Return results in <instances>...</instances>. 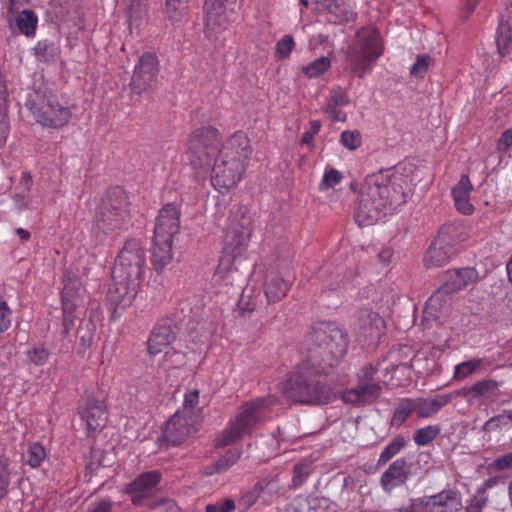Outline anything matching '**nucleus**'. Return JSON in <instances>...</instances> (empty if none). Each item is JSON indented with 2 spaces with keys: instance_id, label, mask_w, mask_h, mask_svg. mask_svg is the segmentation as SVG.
Returning <instances> with one entry per match:
<instances>
[{
  "instance_id": "8",
  "label": "nucleus",
  "mask_w": 512,
  "mask_h": 512,
  "mask_svg": "<svg viewBox=\"0 0 512 512\" xmlns=\"http://www.w3.org/2000/svg\"><path fill=\"white\" fill-rule=\"evenodd\" d=\"M382 54L383 45L379 31L373 27L361 28L356 34V40L348 48L346 69L352 75L363 78Z\"/></svg>"
},
{
  "instance_id": "37",
  "label": "nucleus",
  "mask_w": 512,
  "mask_h": 512,
  "mask_svg": "<svg viewBox=\"0 0 512 512\" xmlns=\"http://www.w3.org/2000/svg\"><path fill=\"white\" fill-rule=\"evenodd\" d=\"M413 411H417L416 402L410 399L402 400L394 411L391 425L400 427Z\"/></svg>"
},
{
  "instance_id": "15",
  "label": "nucleus",
  "mask_w": 512,
  "mask_h": 512,
  "mask_svg": "<svg viewBox=\"0 0 512 512\" xmlns=\"http://www.w3.org/2000/svg\"><path fill=\"white\" fill-rule=\"evenodd\" d=\"M357 337L364 344H376L384 333L382 317L370 309H362L357 316Z\"/></svg>"
},
{
  "instance_id": "55",
  "label": "nucleus",
  "mask_w": 512,
  "mask_h": 512,
  "mask_svg": "<svg viewBox=\"0 0 512 512\" xmlns=\"http://www.w3.org/2000/svg\"><path fill=\"white\" fill-rule=\"evenodd\" d=\"M350 103L347 93L340 87L331 91L327 104L346 106Z\"/></svg>"
},
{
  "instance_id": "22",
  "label": "nucleus",
  "mask_w": 512,
  "mask_h": 512,
  "mask_svg": "<svg viewBox=\"0 0 512 512\" xmlns=\"http://www.w3.org/2000/svg\"><path fill=\"white\" fill-rule=\"evenodd\" d=\"M179 229V211L173 204L165 205L159 212L154 229V239L173 241Z\"/></svg>"
},
{
  "instance_id": "61",
  "label": "nucleus",
  "mask_w": 512,
  "mask_h": 512,
  "mask_svg": "<svg viewBox=\"0 0 512 512\" xmlns=\"http://www.w3.org/2000/svg\"><path fill=\"white\" fill-rule=\"evenodd\" d=\"M337 107L336 105L327 104L325 110L331 120L344 122L347 117L346 112Z\"/></svg>"
},
{
  "instance_id": "32",
  "label": "nucleus",
  "mask_w": 512,
  "mask_h": 512,
  "mask_svg": "<svg viewBox=\"0 0 512 512\" xmlns=\"http://www.w3.org/2000/svg\"><path fill=\"white\" fill-rule=\"evenodd\" d=\"M463 227L459 222H447L441 226L435 240L454 249L455 245L464 241Z\"/></svg>"
},
{
  "instance_id": "45",
  "label": "nucleus",
  "mask_w": 512,
  "mask_h": 512,
  "mask_svg": "<svg viewBox=\"0 0 512 512\" xmlns=\"http://www.w3.org/2000/svg\"><path fill=\"white\" fill-rule=\"evenodd\" d=\"M488 503V497L486 495V488L480 487L476 493L468 501L465 512H482L483 508Z\"/></svg>"
},
{
  "instance_id": "20",
  "label": "nucleus",
  "mask_w": 512,
  "mask_h": 512,
  "mask_svg": "<svg viewBox=\"0 0 512 512\" xmlns=\"http://www.w3.org/2000/svg\"><path fill=\"white\" fill-rule=\"evenodd\" d=\"M452 303L453 294L440 286L426 301L423 309L424 321L446 319L451 313Z\"/></svg>"
},
{
  "instance_id": "34",
  "label": "nucleus",
  "mask_w": 512,
  "mask_h": 512,
  "mask_svg": "<svg viewBox=\"0 0 512 512\" xmlns=\"http://www.w3.org/2000/svg\"><path fill=\"white\" fill-rule=\"evenodd\" d=\"M188 0H165V15L172 23H180L187 16Z\"/></svg>"
},
{
  "instance_id": "5",
  "label": "nucleus",
  "mask_w": 512,
  "mask_h": 512,
  "mask_svg": "<svg viewBox=\"0 0 512 512\" xmlns=\"http://www.w3.org/2000/svg\"><path fill=\"white\" fill-rule=\"evenodd\" d=\"M252 154L250 141L243 132H236L221 146L214 159L211 182L220 192L235 187L241 180Z\"/></svg>"
},
{
  "instance_id": "42",
  "label": "nucleus",
  "mask_w": 512,
  "mask_h": 512,
  "mask_svg": "<svg viewBox=\"0 0 512 512\" xmlns=\"http://www.w3.org/2000/svg\"><path fill=\"white\" fill-rule=\"evenodd\" d=\"M331 67V59L327 56H322L313 62L303 67V73L309 78L319 77L328 71Z\"/></svg>"
},
{
  "instance_id": "29",
  "label": "nucleus",
  "mask_w": 512,
  "mask_h": 512,
  "mask_svg": "<svg viewBox=\"0 0 512 512\" xmlns=\"http://www.w3.org/2000/svg\"><path fill=\"white\" fill-rule=\"evenodd\" d=\"M290 282L280 274L271 272L264 283V293L268 303H276L286 296L290 289Z\"/></svg>"
},
{
  "instance_id": "14",
  "label": "nucleus",
  "mask_w": 512,
  "mask_h": 512,
  "mask_svg": "<svg viewBox=\"0 0 512 512\" xmlns=\"http://www.w3.org/2000/svg\"><path fill=\"white\" fill-rule=\"evenodd\" d=\"M83 289L79 281L68 280L65 282L61 292L62 310H63V334L68 335L74 325V320L78 317V308L82 300Z\"/></svg>"
},
{
  "instance_id": "48",
  "label": "nucleus",
  "mask_w": 512,
  "mask_h": 512,
  "mask_svg": "<svg viewBox=\"0 0 512 512\" xmlns=\"http://www.w3.org/2000/svg\"><path fill=\"white\" fill-rule=\"evenodd\" d=\"M343 179V175L341 172L334 168L326 169L322 180L319 184L320 191H325L330 188L335 187L337 184H339Z\"/></svg>"
},
{
  "instance_id": "21",
  "label": "nucleus",
  "mask_w": 512,
  "mask_h": 512,
  "mask_svg": "<svg viewBox=\"0 0 512 512\" xmlns=\"http://www.w3.org/2000/svg\"><path fill=\"white\" fill-rule=\"evenodd\" d=\"M469 405H481L486 401H494L500 395L499 384L493 379L478 381L458 391Z\"/></svg>"
},
{
  "instance_id": "38",
  "label": "nucleus",
  "mask_w": 512,
  "mask_h": 512,
  "mask_svg": "<svg viewBox=\"0 0 512 512\" xmlns=\"http://www.w3.org/2000/svg\"><path fill=\"white\" fill-rule=\"evenodd\" d=\"M406 445V439L402 435L396 436L381 452L377 465H385L397 455Z\"/></svg>"
},
{
  "instance_id": "36",
  "label": "nucleus",
  "mask_w": 512,
  "mask_h": 512,
  "mask_svg": "<svg viewBox=\"0 0 512 512\" xmlns=\"http://www.w3.org/2000/svg\"><path fill=\"white\" fill-rule=\"evenodd\" d=\"M95 314H96V312L94 313L92 311L90 313L89 318L83 319L80 322V325L76 332V335H77L78 339L80 340V344L85 348L90 347L93 342V339H94V335H95V331H96V324H95L93 318H94Z\"/></svg>"
},
{
  "instance_id": "46",
  "label": "nucleus",
  "mask_w": 512,
  "mask_h": 512,
  "mask_svg": "<svg viewBox=\"0 0 512 512\" xmlns=\"http://www.w3.org/2000/svg\"><path fill=\"white\" fill-rule=\"evenodd\" d=\"M46 458V451L39 443H33L27 450V463L32 468H37L41 465L42 461Z\"/></svg>"
},
{
  "instance_id": "62",
  "label": "nucleus",
  "mask_w": 512,
  "mask_h": 512,
  "mask_svg": "<svg viewBox=\"0 0 512 512\" xmlns=\"http://www.w3.org/2000/svg\"><path fill=\"white\" fill-rule=\"evenodd\" d=\"M377 372V368L373 365H366L358 375V382H375L374 375Z\"/></svg>"
},
{
  "instance_id": "49",
  "label": "nucleus",
  "mask_w": 512,
  "mask_h": 512,
  "mask_svg": "<svg viewBox=\"0 0 512 512\" xmlns=\"http://www.w3.org/2000/svg\"><path fill=\"white\" fill-rule=\"evenodd\" d=\"M341 144L349 150H356L361 146L362 136L358 130H345L341 133Z\"/></svg>"
},
{
  "instance_id": "26",
  "label": "nucleus",
  "mask_w": 512,
  "mask_h": 512,
  "mask_svg": "<svg viewBox=\"0 0 512 512\" xmlns=\"http://www.w3.org/2000/svg\"><path fill=\"white\" fill-rule=\"evenodd\" d=\"M191 431L192 427L187 419L180 412H176L163 430V439L171 445H178L189 436Z\"/></svg>"
},
{
  "instance_id": "43",
  "label": "nucleus",
  "mask_w": 512,
  "mask_h": 512,
  "mask_svg": "<svg viewBox=\"0 0 512 512\" xmlns=\"http://www.w3.org/2000/svg\"><path fill=\"white\" fill-rule=\"evenodd\" d=\"M508 5L500 15L498 34L504 39L512 38V0H507Z\"/></svg>"
},
{
  "instance_id": "60",
  "label": "nucleus",
  "mask_w": 512,
  "mask_h": 512,
  "mask_svg": "<svg viewBox=\"0 0 512 512\" xmlns=\"http://www.w3.org/2000/svg\"><path fill=\"white\" fill-rule=\"evenodd\" d=\"M308 475L304 465L297 464L294 466L292 482L295 487L302 485Z\"/></svg>"
},
{
  "instance_id": "64",
  "label": "nucleus",
  "mask_w": 512,
  "mask_h": 512,
  "mask_svg": "<svg viewBox=\"0 0 512 512\" xmlns=\"http://www.w3.org/2000/svg\"><path fill=\"white\" fill-rule=\"evenodd\" d=\"M198 401L199 393L197 390L186 394L184 398V412L192 411L194 407L198 404Z\"/></svg>"
},
{
  "instance_id": "9",
  "label": "nucleus",
  "mask_w": 512,
  "mask_h": 512,
  "mask_svg": "<svg viewBox=\"0 0 512 512\" xmlns=\"http://www.w3.org/2000/svg\"><path fill=\"white\" fill-rule=\"evenodd\" d=\"M25 106L38 123L52 128L64 126L72 115L70 108L61 104L49 90L31 92Z\"/></svg>"
},
{
  "instance_id": "59",
  "label": "nucleus",
  "mask_w": 512,
  "mask_h": 512,
  "mask_svg": "<svg viewBox=\"0 0 512 512\" xmlns=\"http://www.w3.org/2000/svg\"><path fill=\"white\" fill-rule=\"evenodd\" d=\"M30 201V193L23 192V190H20V192L13 196L14 205L20 211L26 209L29 206Z\"/></svg>"
},
{
  "instance_id": "35",
  "label": "nucleus",
  "mask_w": 512,
  "mask_h": 512,
  "mask_svg": "<svg viewBox=\"0 0 512 512\" xmlns=\"http://www.w3.org/2000/svg\"><path fill=\"white\" fill-rule=\"evenodd\" d=\"M15 23L22 34L31 37L35 35L38 18L33 11L23 10L17 15Z\"/></svg>"
},
{
  "instance_id": "3",
  "label": "nucleus",
  "mask_w": 512,
  "mask_h": 512,
  "mask_svg": "<svg viewBox=\"0 0 512 512\" xmlns=\"http://www.w3.org/2000/svg\"><path fill=\"white\" fill-rule=\"evenodd\" d=\"M348 344L347 333L336 323H317L308 334L303 361L331 372L345 356Z\"/></svg>"
},
{
  "instance_id": "44",
  "label": "nucleus",
  "mask_w": 512,
  "mask_h": 512,
  "mask_svg": "<svg viewBox=\"0 0 512 512\" xmlns=\"http://www.w3.org/2000/svg\"><path fill=\"white\" fill-rule=\"evenodd\" d=\"M259 295V293L257 295H254V290L252 288L243 289L238 301L239 310L242 312L254 311L258 306Z\"/></svg>"
},
{
  "instance_id": "6",
  "label": "nucleus",
  "mask_w": 512,
  "mask_h": 512,
  "mask_svg": "<svg viewBox=\"0 0 512 512\" xmlns=\"http://www.w3.org/2000/svg\"><path fill=\"white\" fill-rule=\"evenodd\" d=\"M130 203L126 192L116 186L107 190L96 208L92 232L100 240L115 237L127 229Z\"/></svg>"
},
{
  "instance_id": "1",
  "label": "nucleus",
  "mask_w": 512,
  "mask_h": 512,
  "mask_svg": "<svg viewBox=\"0 0 512 512\" xmlns=\"http://www.w3.org/2000/svg\"><path fill=\"white\" fill-rule=\"evenodd\" d=\"M401 180L390 169L366 177L354 212L359 226L374 224L388 209L406 202Z\"/></svg>"
},
{
  "instance_id": "17",
  "label": "nucleus",
  "mask_w": 512,
  "mask_h": 512,
  "mask_svg": "<svg viewBox=\"0 0 512 512\" xmlns=\"http://www.w3.org/2000/svg\"><path fill=\"white\" fill-rule=\"evenodd\" d=\"M113 282L109 287L107 299L114 306L115 314L118 308L129 306L138 292L139 281L133 279H120L112 275Z\"/></svg>"
},
{
  "instance_id": "30",
  "label": "nucleus",
  "mask_w": 512,
  "mask_h": 512,
  "mask_svg": "<svg viewBox=\"0 0 512 512\" xmlns=\"http://www.w3.org/2000/svg\"><path fill=\"white\" fill-rule=\"evenodd\" d=\"M455 253V249L434 240L428 248L424 263L427 268H436L446 265Z\"/></svg>"
},
{
  "instance_id": "7",
  "label": "nucleus",
  "mask_w": 512,
  "mask_h": 512,
  "mask_svg": "<svg viewBox=\"0 0 512 512\" xmlns=\"http://www.w3.org/2000/svg\"><path fill=\"white\" fill-rule=\"evenodd\" d=\"M272 397H259L244 403L226 427L214 439L216 448H223L252 434L267 419V411L274 404Z\"/></svg>"
},
{
  "instance_id": "57",
  "label": "nucleus",
  "mask_w": 512,
  "mask_h": 512,
  "mask_svg": "<svg viewBox=\"0 0 512 512\" xmlns=\"http://www.w3.org/2000/svg\"><path fill=\"white\" fill-rule=\"evenodd\" d=\"M321 128L319 120H313L310 122V130L305 132L300 140L301 145H312L313 137L316 135Z\"/></svg>"
},
{
  "instance_id": "53",
  "label": "nucleus",
  "mask_w": 512,
  "mask_h": 512,
  "mask_svg": "<svg viewBox=\"0 0 512 512\" xmlns=\"http://www.w3.org/2000/svg\"><path fill=\"white\" fill-rule=\"evenodd\" d=\"M26 355L28 361L36 366L45 364L49 358V352L44 347H33L27 351Z\"/></svg>"
},
{
  "instance_id": "28",
  "label": "nucleus",
  "mask_w": 512,
  "mask_h": 512,
  "mask_svg": "<svg viewBox=\"0 0 512 512\" xmlns=\"http://www.w3.org/2000/svg\"><path fill=\"white\" fill-rule=\"evenodd\" d=\"M473 187L468 175H462L459 182L452 188V197L456 209L464 214L470 215L474 211V206L470 202V193Z\"/></svg>"
},
{
  "instance_id": "58",
  "label": "nucleus",
  "mask_w": 512,
  "mask_h": 512,
  "mask_svg": "<svg viewBox=\"0 0 512 512\" xmlns=\"http://www.w3.org/2000/svg\"><path fill=\"white\" fill-rule=\"evenodd\" d=\"M512 147V127L506 129L500 135L497 141V151L506 152L509 148Z\"/></svg>"
},
{
  "instance_id": "24",
  "label": "nucleus",
  "mask_w": 512,
  "mask_h": 512,
  "mask_svg": "<svg viewBox=\"0 0 512 512\" xmlns=\"http://www.w3.org/2000/svg\"><path fill=\"white\" fill-rule=\"evenodd\" d=\"M478 278V272L473 267L447 270L441 275V287L454 294L468 285L476 283Z\"/></svg>"
},
{
  "instance_id": "63",
  "label": "nucleus",
  "mask_w": 512,
  "mask_h": 512,
  "mask_svg": "<svg viewBox=\"0 0 512 512\" xmlns=\"http://www.w3.org/2000/svg\"><path fill=\"white\" fill-rule=\"evenodd\" d=\"M112 502L109 499H102L92 503L87 512H111Z\"/></svg>"
},
{
  "instance_id": "23",
  "label": "nucleus",
  "mask_w": 512,
  "mask_h": 512,
  "mask_svg": "<svg viewBox=\"0 0 512 512\" xmlns=\"http://www.w3.org/2000/svg\"><path fill=\"white\" fill-rule=\"evenodd\" d=\"M410 477V464L402 457L393 461L380 477V486L390 494L394 489L404 485Z\"/></svg>"
},
{
  "instance_id": "41",
  "label": "nucleus",
  "mask_w": 512,
  "mask_h": 512,
  "mask_svg": "<svg viewBox=\"0 0 512 512\" xmlns=\"http://www.w3.org/2000/svg\"><path fill=\"white\" fill-rule=\"evenodd\" d=\"M242 449L235 448L229 449L221 458L215 463V472L223 473L229 470L242 456Z\"/></svg>"
},
{
  "instance_id": "18",
  "label": "nucleus",
  "mask_w": 512,
  "mask_h": 512,
  "mask_svg": "<svg viewBox=\"0 0 512 512\" xmlns=\"http://www.w3.org/2000/svg\"><path fill=\"white\" fill-rule=\"evenodd\" d=\"M159 61L155 54L145 53L134 68L131 85L139 92L150 87L157 79Z\"/></svg>"
},
{
  "instance_id": "27",
  "label": "nucleus",
  "mask_w": 512,
  "mask_h": 512,
  "mask_svg": "<svg viewBox=\"0 0 512 512\" xmlns=\"http://www.w3.org/2000/svg\"><path fill=\"white\" fill-rule=\"evenodd\" d=\"M161 480V473L157 470H152L140 474L132 483L129 484L127 492L132 494V502L140 504L142 494L151 491L155 488Z\"/></svg>"
},
{
  "instance_id": "13",
  "label": "nucleus",
  "mask_w": 512,
  "mask_h": 512,
  "mask_svg": "<svg viewBox=\"0 0 512 512\" xmlns=\"http://www.w3.org/2000/svg\"><path fill=\"white\" fill-rule=\"evenodd\" d=\"M462 509L460 494L447 489L432 496L413 499L406 512H460Z\"/></svg>"
},
{
  "instance_id": "56",
  "label": "nucleus",
  "mask_w": 512,
  "mask_h": 512,
  "mask_svg": "<svg viewBox=\"0 0 512 512\" xmlns=\"http://www.w3.org/2000/svg\"><path fill=\"white\" fill-rule=\"evenodd\" d=\"M11 310L6 301L0 299V333L6 331L11 324Z\"/></svg>"
},
{
  "instance_id": "12",
  "label": "nucleus",
  "mask_w": 512,
  "mask_h": 512,
  "mask_svg": "<svg viewBox=\"0 0 512 512\" xmlns=\"http://www.w3.org/2000/svg\"><path fill=\"white\" fill-rule=\"evenodd\" d=\"M176 339V332L168 322L158 324L151 332L148 340V352L155 357L159 354H165V358L176 357V361H171L168 366L179 367L185 362V355L173 348L171 345Z\"/></svg>"
},
{
  "instance_id": "33",
  "label": "nucleus",
  "mask_w": 512,
  "mask_h": 512,
  "mask_svg": "<svg viewBox=\"0 0 512 512\" xmlns=\"http://www.w3.org/2000/svg\"><path fill=\"white\" fill-rule=\"evenodd\" d=\"M451 397L448 395H437L434 399H420L416 401L417 414L420 418H427L437 413L443 406L449 403Z\"/></svg>"
},
{
  "instance_id": "2",
  "label": "nucleus",
  "mask_w": 512,
  "mask_h": 512,
  "mask_svg": "<svg viewBox=\"0 0 512 512\" xmlns=\"http://www.w3.org/2000/svg\"><path fill=\"white\" fill-rule=\"evenodd\" d=\"M251 233L252 217L247 208L243 205H234L230 210L225 228L223 256L213 276L216 283L241 287L244 277L235 265V261L246 250Z\"/></svg>"
},
{
  "instance_id": "54",
  "label": "nucleus",
  "mask_w": 512,
  "mask_h": 512,
  "mask_svg": "<svg viewBox=\"0 0 512 512\" xmlns=\"http://www.w3.org/2000/svg\"><path fill=\"white\" fill-rule=\"evenodd\" d=\"M294 47V40L290 35L284 36L276 45V52L279 59L287 58Z\"/></svg>"
},
{
  "instance_id": "4",
  "label": "nucleus",
  "mask_w": 512,
  "mask_h": 512,
  "mask_svg": "<svg viewBox=\"0 0 512 512\" xmlns=\"http://www.w3.org/2000/svg\"><path fill=\"white\" fill-rule=\"evenodd\" d=\"M331 372L302 361L285 384L288 398L305 405L320 406L332 402L336 394L328 376Z\"/></svg>"
},
{
  "instance_id": "52",
  "label": "nucleus",
  "mask_w": 512,
  "mask_h": 512,
  "mask_svg": "<svg viewBox=\"0 0 512 512\" xmlns=\"http://www.w3.org/2000/svg\"><path fill=\"white\" fill-rule=\"evenodd\" d=\"M430 60L431 58L427 54L418 55L415 63L410 69V75L413 77L422 78L428 70Z\"/></svg>"
},
{
  "instance_id": "50",
  "label": "nucleus",
  "mask_w": 512,
  "mask_h": 512,
  "mask_svg": "<svg viewBox=\"0 0 512 512\" xmlns=\"http://www.w3.org/2000/svg\"><path fill=\"white\" fill-rule=\"evenodd\" d=\"M481 365V360L473 359L470 361L462 362L455 366L454 378L462 380L471 375Z\"/></svg>"
},
{
  "instance_id": "10",
  "label": "nucleus",
  "mask_w": 512,
  "mask_h": 512,
  "mask_svg": "<svg viewBox=\"0 0 512 512\" xmlns=\"http://www.w3.org/2000/svg\"><path fill=\"white\" fill-rule=\"evenodd\" d=\"M220 133L212 126H203L192 131L187 140V155L195 169L209 168L213 158L219 154Z\"/></svg>"
},
{
  "instance_id": "25",
  "label": "nucleus",
  "mask_w": 512,
  "mask_h": 512,
  "mask_svg": "<svg viewBox=\"0 0 512 512\" xmlns=\"http://www.w3.org/2000/svg\"><path fill=\"white\" fill-rule=\"evenodd\" d=\"M382 387L378 382H358L357 386L342 392L345 403L366 405L374 402L381 395Z\"/></svg>"
},
{
  "instance_id": "31",
  "label": "nucleus",
  "mask_w": 512,
  "mask_h": 512,
  "mask_svg": "<svg viewBox=\"0 0 512 512\" xmlns=\"http://www.w3.org/2000/svg\"><path fill=\"white\" fill-rule=\"evenodd\" d=\"M173 241H164L163 243L154 239V247L152 251V266L157 273H161L165 267L171 263Z\"/></svg>"
},
{
  "instance_id": "16",
  "label": "nucleus",
  "mask_w": 512,
  "mask_h": 512,
  "mask_svg": "<svg viewBox=\"0 0 512 512\" xmlns=\"http://www.w3.org/2000/svg\"><path fill=\"white\" fill-rule=\"evenodd\" d=\"M236 0H206L205 25L213 31L224 30L232 21Z\"/></svg>"
},
{
  "instance_id": "47",
  "label": "nucleus",
  "mask_w": 512,
  "mask_h": 512,
  "mask_svg": "<svg viewBox=\"0 0 512 512\" xmlns=\"http://www.w3.org/2000/svg\"><path fill=\"white\" fill-rule=\"evenodd\" d=\"M266 485L267 483L265 481L256 483L249 491L242 495L239 504L242 505L245 509H248L254 505L260 497L264 486Z\"/></svg>"
},
{
  "instance_id": "51",
  "label": "nucleus",
  "mask_w": 512,
  "mask_h": 512,
  "mask_svg": "<svg viewBox=\"0 0 512 512\" xmlns=\"http://www.w3.org/2000/svg\"><path fill=\"white\" fill-rule=\"evenodd\" d=\"M11 471L7 458L0 457V500L7 493V487L10 482Z\"/></svg>"
},
{
  "instance_id": "40",
  "label": "nucleus",
  "mask_w": 512,
  "mask_h": 512,
  "mask_svg": "<svg viewBox=\"0 0 512 512\" xmlns=\"http://www.w3.org/2000/svg\"><path fill=\"white\" fill-rule=\"evenodd\" d=\"M57 53V47L49 40L38 41L34 47V55L42 62H49L53 60L57 56Z\"/></svg>"
},
{
  "instance_id": "39",
  "label": "nucleus",
  "mask_w": 512,
  "mask_h": 512,
  "mask_svg": "<svg viewBox=\"0 0 512 512\" xmlns=\"http://www.w3.org/2000/svg\"><path fill=\"white\" fill-rule=\"evenodd\" d=\"M441 432L438 425H428L423 428H418L413 432V440L418 446L429 445L436 439Z\"/></svg>"
},
{
  "instance_id": "11",
  "label": "nucleus",
  "mask_w": 512,
  "mask_h": 512,
  "mask_svg": "<svg viewBox=\"0 0 512 512\" xmlns=\"http://www.w3.org/2000/svg\"><path fill=\"white\" fill-rule=\"evenodd\" d=\"M146 264V255L140 243L130 240L119 252L112 269V275L122 279L141 281Z\"/></svg>"
},
{
  "instance_id": "19",
  "label": "nucleus",
  "mask_w": 512,
  "mask_h": 512,
  "mask_svg": "<svg viewBox=\"0 0 512 512\" xmlns=\"http://www.w3.org/2000/svg\"><path fill=\"white\" fill-rule=\"evenodd\" d=\"M79 414L85 422L87 435L90 437H93L106 425L107 410L103 400L87 397L85 405L81 408Z\"/></svg>"
}]
</instances>
